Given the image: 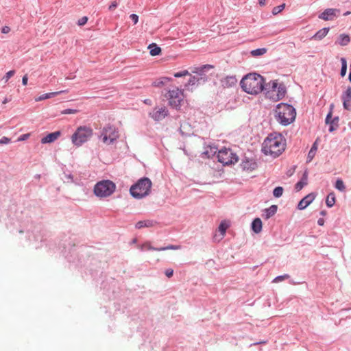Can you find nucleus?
<instances>
[{"label": "nucleus", "mask_w": 351, "mask_h": 351, "mask_svg": "<svg viewBox=\"0 0 351 351\" xmlns=\"http://www.w3.org/2000/svg\"><path fill=\"white\" fill-rule=\"evenodd\" d=\"M258 3L261 6H265L266 4V0H258Z\"/></svg>", "instance_id": "4d7b16f0"}, {"label": "nucleus", "mask_w": 351, "mask_h": 351, "mask_svg": "<svg viewBox=\"0 0 351 351\" xmlns=\"http://www.w3.org/2000/svg\"><path fill=\"white\" fill-rule=\"evenodd\" d=\"M308 184V172L305 171L302 175L301 180L295 184V189L297 191H300L304 186Z\"/></svg>", "instance_id": "6ab92c4d"}, {"label": "nucleus", "mask_w": 351, "mask_h": 351, "mask_svg": "<svg viewBox=\"0 0 351 351\" xmlns=\"http://www.w3.org/2000/svg\"><path fill=\"white\" fill-rule=\"evenodd\" d=\"M341 75L344 77L347 72V61L345 58H341Z\"/></svg>", "instance_id": "c756f323"}, {"label": "nucleus", "mask_w": 351, "mask_h": 351, "mask_svg": "<svg viewBox=\"0 0 351 351\" xmlns=\"http://www.w3.org/2000/svg\"><path fill=\"white\" fill-rule=\"evenodd\" d=\"M10 142V139L8 137L3 136L0 139V144H8Z\"/></svg>", "instance_id": "a18cd8bd"}, {"label": "nucleus", "mask_w": 351, "mask_h": 351, "mask_svg": "<svg viewBox=\"0 0 351 351\" xmlns=\"http://www.w3.org/2000/svg\"><path fill=\"white\" fill-rule=\"evenodd\" d=\"M289 278V276L288 274H285L283 276H277L274 280V282H278L282 281L284 280L288 279Z\"/></svg>", "instance_id": "a19ab883"}, {"label": "nucleus", "mask_w": 351, "mask_h": 351, "mask_svg": "<svg viewBox=\"0 0 351 351\" xmlns=\"http://www.w3.org/2000/svg\"><path fill=\"white\" fill-rule=\"evenodd\" d=\"M317 223L319 225V226H324V219L323 218H319L317 221Z\"/></svg>", "instance_id": "5fc2aeb1"}, {"label": "nucleus", "mask_w": 351, "mask_h": 351, "mask_svg": "<svg viewBox=\"0 0 351 351\" xmlns=\"http://www.w3.org/2000/svg\"><path fill=\"white\" fill-rule=\"evenodd\" d=\"M237 80L234 76H226L221 80V84L224 88H228L235 86Z\"/></svg>", "instance_id": "2eb2a0df"}, {"label": "nucleus", "mask_w": 351, "mask_h": 351, "mask_svg": "<svg viewBox=\"0 0 351 351\" xmlns=\"http://www.w3.org/2000/svg\"><path fill=\"white\" fill-rule=\"evenodd\" d=\"M277 121L283 125H288L295 119V108L287 104H279L275 110Z\"/></svg>", "instance_id": "20e7f679"}, {"label": "nucleus", "mask_w": 351, "mask_h": 351, "mask_svg": "<svg viewBox=\"0 0 351 351\" xmlns=\"http://www.w3.org/2000/svg\"><path fill=\"white\" fill-rule=\"evenodd\" d=\"M349 80H350V82H351V72H350V74H349Z\"/></svg>", "instance_id": "bf43d9fd"}, {"label": "nucleus", "mask_w": 351, "mask_h": 351, "mask_svg": "<svg viewBox=\"0 0 351 351\" xmlns=\"http://www.w3.org/2000/svg\"><path fill=\"white\" fill-rule=\"evenodd\" d=\"M119 136L118 130L112 125H108L102 128L99 138L104 144L110 145L116 141Z\"/></svg>", "instance_id": "6e6552de"}, {"label": "nucleus", "mask_w": 351, "mask_h": 351, "mask_svg": "<svg viewBox=\"0 0 351 351\" xmlns=\"http://www.w3.org/2000/svg\"><path fill=\"white\" fill-rule=\"evenodd\" d=\"M242 166H243V169H248L250 168V167H248V162H242Z\"/></svg>", "instance_id": "6e6d98bb"}, {"label": "nucleus", "mask_w": 351, "mask_h": 351, "mask_svg": "<svg viewBox=\"0 0 351 351\" xmlns=\"http://www.w3.org/2000/svg\"><path fill=\"white\" fill-rule=\"evenodd\" d=\"M314 199L315 195L313 193L307 195L299 202L298 208L300 210L304 209L313 201Z\"/></svg>", "instance_id": "f3484780"}, {"label": "nucleus", "mask_w": 351, "mask_h": 351, "mask_svg": "<svg viewBox=\"0 0 351 351\" xmlns=\"http://www.w3.org/2000/svg\"><path fill=\"white\" fill-rule=\"evenodd\" d=\"M343 108L347 110H351V87H348L342 94Z\"/></svg>", "instance_id": "4468645a"}, {"label": "nucleus", "mask_w": 351, "mask_h": 351, "mask_svg": "<svg viewBox=\"0 0 351 351\" xmlns=\"http://www.w3.org/2000/svg\"><path fill=\"white\" fill-rule=\"evenodd\" d=\"M229 227L230 222L228 221L224 220L221 222L218 228V231L220 232V238L219 240H221L224 237L226 232Z\"/></svg>", "instance_id": "aec40b11"}, {"label": "nucleus", "mask_w": 351, "mask_h": 351, "mask_svg": "<svg viewBox=\"0 0 351 351\" xmlns=\"http://www.w3.org/2000/svg\"><path fill=\"white\" fill-rule=\"evenodd\" d=\"M116 185L110 180H102L97 182L94 187L95 195L105 197L111 195L115 191Z\"/></svg>", "instance_id": "0eeeda50"}, {"label": "nucleus", "mask_w": 351, "mask_h": 351, "mask_svg": "<svg viewBox=\"0 0 351 351\" xmlns=\"http://www.w3.org/2000/svg\"><path fill=\"white\" fill-rule=\"evenodd\" d=\"M148 49H149L150 55L152 56H158L161 53L160 47H158L155 43L150 44L148 46Z\"/></svg>", "instance_id": "5701e85b"}, {"label": "nucleus", "mask_w": 351, "mask_h": 351, "mask_svg": "<svg viewBox=\"0 0 351 351\" xmlns=\"http://www.w3.org/2000/svg\"><path fill=\"white\" fill-rule=\"evenodd\" d=\"M350 37L347 34H341L339 37V44L341 46H346L350 43Z\"/></svg>", "instance_id": "bb28decb"}, {"label": "nucleus", "mask_w": 351, "mask_h": 351, "mask_svg": "<svg viewBox=\"0 0 351 351\" xmlns=\"http://www.w3.org/2000/svg\"><path fill=\"white\" fill-rule=\"evenodd\" d=\"M130 18L132 19V21H133L134 24H136L138 21V16L136 15V14H132L130 16Z\"/></svg>", "instance_id": "c03bdc74"}, {"label": "nucleus", "mask_w": 351, "mask_h": 351, "mask_svg": "<svg viewBox=\"0 0 351 351\" xmlns=\"http://www.w3.org/2000/svg\"><path fill=\"white\" fill-rule=\"evenodd\" d=\"M338 121H339V118L338 117H336L332 121H331V122H330V129H329L330 132H332L333 130H335L334 125H335L336 126H337Z\"/></svg>", "instance_id": "ea45409f"}, {"label": "nucleus", "mask_w": 351, "mask_h": 351, "mask_svg": "<svg viewBox=\"0 0 351 351\" xmlns=\"http://www.w3.org/2000/svg\"><path fill=\"white\" fill-rule=\"evenodd\" d=\"M331 117H332V112H330L328 114V115H327V117H326V123H330V122H331V121H330Z\"/></svg>", "instance_id": "3c124183"}, {"label": "nucleus", "mask_w": 351, "mask_h": 351, "mask_svg": "<svg viewBox=\"0 0 351 351\" xmlns=\"http://www.w3.org/2000/svg\"><path fill=\"white\" fill-rule=\"evenodd\" d=\"M29 136H30V134H23V135H21V136L19 138L18 141H25V140L27 139V138L29 137Z\"/></svg>", "instance_id": "de8ad7c7"}, {"label": "nucleus", "mask_w": 351, "mask_h": 351, "mask_svg": "<svg viewBox=\"0 0 351 351\" xmlns=\"http://www.w3.org/2000/svg\"><path fill=\"white\" fill-rule=\"evenodd\" d=\"M189 75V71L187 70H184L180 72L175 73L173 75L175 77H184V76H186Z\"/></svg>", "instance_id": "e433bc0d"}, {"label": "nucleus", "mask_w": 351, "mask_h": 351, "mask_svg": "<svg viewBox=\"0 0 351 351\" xmlns=\"http://www.w3.org/2000/svg\"><path fill=\"white\" fill-rule=\"evenodd\" d=\"M214 69V66L211 64H204L201 66H194L191 68V71L195 73L200 81L204 82L207 80L206 73Z\"/></svg>", "instance_id": "9b49d317"}, {"label": "nucleus", "mask_w": 351, "mask_h": 351, "mask_svg": "<svg viewBox=\"0 0 351 351\" xmlns=\"http://www.w3.org/2000/svg\"><path fill=\"white\" fill-rule=\"evenodd\" d=\"M267 51V49L266 48H260V49H256L251 51L250 54L253 57L261 56L264 55L265 53H266Z\"/></svg>", "instance_id": "c85d7f7f"}, {"label": "nucleus", "mask_w": 351, "mask_h": 351, "mask_svg": "<svg viewBox=\"0 0 351 351\" xmlns=\"http://www.w3.org/2000/svg\"><path fill=\"white\" fill-rule=\"evenodd\" d=\"M264 79L256 73L246 75L241 80L240 84L243 91L250 95H257L264 89Z\"/></svg>", "instance_id": "f03ea898"}, {"label": "nucleus", "mask_w": 351, "mask_h": 351, "mask_svg": "<svg viewBox=\"0 0 351 351\" xmlns=\"http://www.w3.org/2000/svg\"><path fill=\"white\" fill-rule=\"evenodd\" d=\"M320 214H321L322 215L324 216V215L326 214V211H325V210H322V211H321Z\"/></svg>", "instance_id": "13d9d810"}, {"label": "nucleus", "mask_w": 351, "mask_h": 351, "mask_svg": "<svg viewBox=\"0 0 351 351\" xmlns=\"http://www.w3.org/2000/svg\"><path fill=\"white\" fill-rule=\"evenodd\" d=\"M141 249L142 250H155V247H152L149 243H145L141 245Z\"/></svg>", "instance_id": "4c0bfd02"}, {"label": "nucleus", "mask_w": 351, "mask_h": 351, "mask_svg": "<svg viewBox=\"0 0 351 351\" xmlns=\"http://www.w3.org/2000/svg\"><path fill=\"white\" fill-rule=\"evenodd\" d=\"M278 207L276 205H272L269 208L264 210L263 217L266 219H269L271 217L274 215L277 212Z\"/></svg>", "instance_id": "412c9836"}, {"label": "nucleus", "mask_w": 351, "mask_h": 351, "mask_svg": "<svg viewBox=\"0 0 351 351\" xmlns=\"http://www.w3.org/2000/svg\"><path fill=\"white\" fill-rule=\"evenodd\" d=\"M93 130L89 126H80L71 136V142L77 147L82 146L93 136Z\"/></svg>", "instance_id": "39448f33"}, {"label": "nucleus", "mask_w": 351, "mask_h": 351, "mask_svg": "<svg viewBox=\"0 0 351 351\" xmlns=\"http://www.w3.org/2000/svg\"><path fill=\"white\" fill-rule=\"evenodd\" d=\"M171 80V78L169 77H161L160 79L156 80L154 82V85L157 87H161L166 84L167 82H170Z\"/></svg>", "instance_id": "cd10ccee"}, {"label": "nucleus", "mask_w": 351, "mask_h": 351, "mask_svg": "<svg viewBox=\"0 0 351 351\" xmlns=\"http://www.w3.org/2000/svg\"><path fill=\"white\" fill-rule=\"evenodd\" d=\"M335 195L333 192L330 193L326 199V204L328 207L331 208L335 204Z\"/></svg>", "instance_id": "a878e982"}, {"label": "nucleus", "mask_w": 351, "mask_h": 351, "mask_svg": "<svg viewBox=\"0 0 351 351\" xmlns=\"http://www.w3.org/2000/svg\"><path fill=\"white\" fill-rule=\"evenodd\" d=\"M335 188L340 191H344L346 186L342 180L338 179L335 183Z\"/></svg>", "instance_id": "7c9ffc66"}, {"label": "nucleus", "mask_w": 351, "mask_h": 351, "mask_svg": "<svg viewBox=\"0 0 351 351\" xmlns=\"http://www.w3.org/2000/svg\"><path fill=\"white\" fill-rule=\"evenodd\" d=\"M117 6V3L116 1H114L112 3V4L109 6V10H112L114 9H115Z\"/></svg>", "instance_id": "603ef678"}, {"label": "nucleus", "mask_w": 351, "mask_h": 351, "mask_svg": "<svg viewBox=\"0 0 351 351\" xmlns=\"http://www.w3.org/2000/svg\"><path fill=\"white\" fill-rule=\"evenodd\" d=\"M265 97L273 101L283 99L287 94V88L282 82L278 80L270 81L264 86Z\"/></svg>", "instance_id": "7ed1b4c3"}, {"label": "nucleus", "mask_w": 351, "mask_h": 351, "mask_svg": "<svg viewBox=\"0 0 351 351\" xmlns=\"http://www.w3.org/2000/svg\"><path fill=\"white\" fill-rule=\"evenodd\" d=\"M27 80H28L27 75H25L22 78L23 85L26 86L27 84Z\"/></svg>", "instance_id": "8fccbe9b"}, {"label": "nucleus", "mask_w": 351, "mask_h": 351, "mask_svg": "<svg viewBox=\"0 0 351 351\" xmlns=\"http://www.w3.org/2000/svg\"><path fill=\"white\" fill-rule=\"evenodd\" d=\"M285 8V3H282L278 6H276L272 10V14L274 15H276L280 12H282Z\"/></svg>", "instance_id": "473e14b6"}, {"label": "nucleus", "mask_w": 351, "mask_h": 351, "mask_svg": "<svg viewBox=\"0 0 351 351\" xmlns=\"http://www.w3.org/2000/svg\"><path fill=\"white\" fill-rule=\"evenodd\" d=\"M167 97L169 99V105L173 108H178L184 99V93L182 90L175 88L168 92Z\"/></svg>", "instance_id": "9d476101"}, {"label": "nucleus", "mask_w": 351, "mask_h": 351, "mask_svg": "<svg viewBox=\"0 0 351 351\" xmlns=\"http://www.w3.org/2000/svg\"><path fill=\"white\" fill-rule=\"evenodd\" d=\"M60 135L61 132L60 131L49 133L41 139V143L46 144L53 143L56 141Z\"/></svg>", "instance_id": "dca6fc26"}, {"label": "nucleus", "mask_w": 351, "mask_h": 351, "mask_svg": "<svg viewBox=\"0 0 351 351\" xmlns=\"http://www.w3.org/2000/svg\"><path fill=\"white\" fill-rule=\"evenodd\" d=\"M329 29L328 28H323L320 30H319L313 36V38L317 40H319L324 38L327 34L328 33Z\"/></svg>", "instance_id": "b1692460"}, {"label": "nucleus", "mask_w": 351, "mask_h": 351, "mask_svg": "<svg viewBox=\"0 0 351 351\" xmlns=\"http://www.w3.org/2000/svg\"><path fill=\"white\" fill-rule=\"evenodd\" d=\"M67 92H68V90H60V91H57V92H51V93H45L38 97H36L35 101H40L45 100V99L51 98L52 97L56 96L61 93H67Z\"/></svg>", "instance_id": "a211bd4d"}, {"label": "nucleus", "mask_w": 351, "mask_h": 351, "mask_svg": "<svg viewBox=\"0 0 351 351\" xmlns=\"http://www.w3.org/2000/svg\"><path fill=\"white\" fill-rule=\"evenodd\" d=\"M168 114V110L165 106H156L149 113V116L155 121H160L164 119Z\"/></svg>", "instance_id": "f8f14e48"}, {"label": "nucleus", "mask_w": 351, "mask_h": 351, "mask_svg": "<svg viewBox=\"0 0 351 351\" xmlns=\"http://www.w3.org/2000/svg\"><path fill=\"white\" fill-rule=\"evenodd\" d=\"M340 13L338 9L328 8L325 10L319 16V18L324 21H331L337 17Z\"/></svg>", "instance_id": "ddd939ff"}, {"label": "nucleus", "mask_w": 351, "mask_h": 351, "mask_svg": "<svg viewBox=\"0 0 351 351\" xmlns=\"http://www.w3.org/2000/svg\"><path fill=\"white\" fill-rule=\"evenodd\" d=\"M316 152H315V151L310 149V151L308 154V156H307V160H306L307 162H310L313 159V158L315 157V156L316 154Z\"/></svg>", "instance_id": "58836bf2"}, {"label": "nucleus", "mask_w": 351, "mask_h": 351, "mask_svg": "<svg viewBox=\"0 0 351 351\" xmlns=\"http://www.w3.org/2000/svg\"><path fill=\"white\" fill-rule=\"evenodd\" d=\"M311 149L317 152V141H315V143L313 144Z\"/></svg>", "instance_id": "864d4df0"}, {"label": "nucleus", "mask_w": 351, "mask_h": 351, "mask_svg": "<svg viewBox=\"0 0 351 351\" xmlns=\"http://www.w3.org/2000/svg\"><path fill=\"white\" fill-rule=\"evenodd\" d=\"M152 187V182L147 178L140 179L130 188L131 195L136 198H142L149 195Z\"/></svg>", "instance_id": "423d86ee"}, {"label": "nucleus", "mask_w": 351, "mask_h": 351, "mask_svg": "<svg viewBox=\"0 0 351 351\" xmlns=\"http://www.w3.org/2000/svg\"><path fill=\"white\" fill-rule=\"evenodd\" d=\"M3 103V104H6L7 103V99H5Z\"/></svg>", "instance_id": "680f3d73"}, {"label": "nucleus", "mask_w": 351, "mask_h": 351, "mask_svg": "<svg viewBox=\"0 0 351 351\" xmlns=\"http://www.w3.org/2000/svg\"><path fill=\"white\" fill-rule=\"evenodd\" d=\"M88 21V17L87 16H83L81 19H80L77 21V25L80 26H82L85 25Z\"/></svg>", "instance_id": "37998d69"}, {"label": "nucleus", "mask_w": 351, "mask_h": 351, "mask_svg": "<svg viewBox=\"0 0 351 351\" xmlns=\"http://www.w3.org/2000/svg\"><path fill=\"white\" fill-rule=\"evenodd\" d=\"M350 14V12H346V13L344 14V15H348V14Z\"/></svg>", "instance_id": "052dcab7"}, {"label": "nucleus", "mask_w": 351, "mask_h": 351, "mask_svg": "<svg viewBox=\"0 0 351 351\" xmlns=\"http://www.w3.org/2000/svg\"><path fill=\"white\" fill-rule=\"evenodd\" d=\"M283 189L281 186L276 187L273 191L274 196L276 197H280L282 195Z\"/></svg>", "instance_id": "72a5a7b5"}, {"label": "nucleus", "mask_w": 351, "mask_h": 351, "mask_svg": "<svg viewBox=\"0 0 351 351\" xmlns=\"http://www.w3.org/2000/svg\"><path fill=\"white\" fill-rule=\"evenodd\" d=\"M180 249V245H169L167 247H160L158 249H154L156 251H165L167 250H179Z\"/></svg>", "instance_id": "2f4dec72"}, {"label": "nucleus", "mask_w": 351, "mask_h": 351, "mask_svg": "<svg viewBox=\"0 0 351 351\" xmlns=\"http://www.w3.org/2000/svg\"><path fill=\"white\" fill-rule=\"evenodd\" d=\"M154 225V222L151 220L139 221L136 224V228L141 229L144 227H152Z\"/></svg>", "instance_id": "393cba45"}, {"label": "nucleus", "mask_w": 351, "mask_h": 351, "mask_svg": "<svg viewBox=\"0 0 351 351\" xmlns=\"http://www.w3.org/2000/svg\"><path fill=\"white\" fill-rule=\"evenodd\" d=\"M286 140L278 133L270 134L263 143L262 151L265 155L278 157L285 150Z\"/></svg>", "instance_id": "f257e3e1"}, {"label": "nucleus", "mask_w": 351, "mask_h": 351, "mask_svg": "<svg viewBox=\"0 0 351 351\" xmlns=\"http://www.w3.org/2000/svg\"><path fill=\"white\" fill-rule=\"evenodd\" d=\"M262 227V221L259 218H256L252 223V229L255 233L261 232Z\"/></svg>", "instance_id": "4be33fe9"}, {"label": "nucleus", "mask_w": 351, "mask_h": 351, "mask_svg": "<svg viewBox=\"0 0 351 351\" xmlns=\"http://www.w3.org/2000/svg\"><path fill=\"white\" fill-rule=\"evenodd\" d=\"M218 161L224 165H229L237 162L239 158L235 153L230 149L223 148L217 154Z\"/></svg>", "instance_id": "1a4fd4ad"}, {"label": "nucleus", "mask_w": 351, "mask_h": 351, "mask_svg": "<svg viewBox=\"0 0 351 351\" xmlns=\"http://www.w3.org/2000/svg\"><path fill=\"white\" fill-rule=\"evenodd\" d=\"M14 74L15 71L11 70L5 73V75L3 77L2 80H4L5 83H6Z\"/></svg>", "instance_id": "f704fd0d"}, {"label": "nucleus", "mask_w": 351, "mask_h": 351, "mask_svg": "<svg viewBox=\"0 0 351 351\" xmlns=\"http://www.w3.org/2000/svg\"><path fill=\"white\" fill-rule=\"evenodd\" d=\"M165 274L168 278H171L173 274V270L172 269H167L165 270Z\"/></svg>", "instance_id": "49530a36"}, {"label": "nucleus", "mask_w": 351, "mask_h": 351, "mask_svg": "<svg viewBox=\"0 0 351 351\" xmlns=\"http://www.w3.org/2000/svg\"><path fill=\"white\" fill-rule=\"evenodd\" d=\"M199 81H200L199 78L197 77L196 75L192 76L188 82V85H195L196 83H198Z\"/></svg>", "instance_id": "c9c22d12"}, {"label": "nucleus", "mask_w": 351, "mask_h": 351, "mask_svg": "<svg viewBox=\"0 0 351 351\" xmlns=\"http://www.w3.org/2000/svg\"><path fill=\"white\" fill-rule=\"evenodd\" d=\"M10 28L8 26H4L1 29V32L3 34H8V32H10Z\"/></svg>", "instance_id": "09e8293b"}, {"label": "nucleus", "mask_w": 351, "mask_h": 351, "mask_svg": "<svg viewBox=\"0 0 351 351\" xmlns=\"http://www.w3.org/2000/svg\"><path fill=\"white\" fill-rule=\"evenodd\" d=\"M79 112L78 110L76 109H66L61 112L62 114H76Z\"/></svg>", "instance_id": "79ce46f5"}]
</instances>
